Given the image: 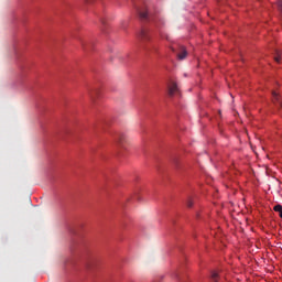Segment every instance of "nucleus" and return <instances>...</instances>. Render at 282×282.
Segmentation results:
<instances>
[{"label": "nucleus", "instance_id": "1", "mask_svg": "<svg viewBox=\"0 0 282 282\" xmlns=\"http://www.w3.org/2000/svg\"><path fill=\"white\" fill-rule=\"evenodd\" d=\"M137 12L142 21H147V19L152 21L156 30H162V28H164V18L160 14H151L148 7L138 8Z\"/></svg>", "mask_w": 282, "mask_h": 282}, {"label": "nucleus", "instance_id": "2", "mask_svg": "<svg viewBox=\"0 0 282 282\" xmlns=\"http://www.w3.org/2000/svg\"><path fill=\"white\" fill-rule=\"evenodd\" d=\"M115 142L117 147H120L122 149V147L127 144V135H124V133H117L115 135Z\"/></svg>", "mask_w": 282, "mask_h": 282}, {"label": "nucleus", "instance_id": "3", "mask_svg": "<svg viewBox=\"0 0 282 282\" xmlns=\"http://www.w3.org/2000/svg\"><path fill=\"white\" fill-rule=\"evenodd\" d=\"M176 56L178 61H184V58L188 56V53L186 52V48L184 46H180L178 52L176 53Z\"/></svg>", "mask_w": 282, "mask_h": 282}, {"label": "nucleus", "instance_id": "4", "mask_svg": "<svg viewBox=\"0 0 282 282\" xmlns=\"http://www.w3.org/2000/svg\"><path fill=\"white\" fill-rule=\"evenodd\" d=\"M177 91H178L177 83L171 82V84L169 85V94H170V96H174L175 94H177Z\"/></svg>", "mask_w": 282, "mask_h": 282}, {"label": "nucleus", "instance_id": "5", "mask_svg": "<svg viewBox=\"0 0 282 282\" xmlns=\"http://www.w3.org/2000/svg\"><path fill=\"white\" fill-rule=\"evenodd\" d=\"M272 97H273V102L274 105H279L280 107H282V97L281 95H279L276 91H272Z\"/></svg>", "mask_w": 282, "mask_h": 282}, {"label": "nucleus", "instance_id": "6", "mask_svg": "<svg viewBox=\"0 0 282 282\" xmlns=\"http://www.w3.org/2000/svg\"><path fill=\"white\" fill-rule=\"evenodd\" d=\"M139 37L141 39V41H149V31L145 29H142Z\"/></svg>", "mask_w": 282, "mask_h": 282}, {"label": "nucleus", "instance_id": "7", "mask_svg": "<svg viewBox=\"0 0 282 282\" xmlns=\"http://www.w3.org/2000/svg\"><path fill=\"white\" fill-rule=\"evenodd\" d=\"M212 281L219 282V273L217 271L212 272Z\"/></svg>", "mask_w": 282, "mask_h": 282}, {"label": "nucleus", "instance_id": "8", "mask_svg": "<svg viewBox=\"0 0 282 282\" xmlns=\"http://www.w3.org/2000/svg\"><path fill=\"white\" fill-rule=\"evenodd\" d=\"M281 57H282L281 51H276L274 56L275 63H281Z\"/></svg>", "mask_w": 282, "mask_h": 282}, {"label": "nucleus", "instance_id": "9", "mask_svg": "<svg viewBox=\"0 0 282 282\" xmlns=\"http://www.w3.org/2000/svg\"><path fill=\"white\" fill-rule=\"evenodd\" d=\"M273 210H275V213H280V217L282 219V206L281 205H275Z\"/></svg>", "mask_w": 282, "mask_h": 282}, {"label": "nucleus", "instance_id": "10", "mask_svg": "<svg viewBox=\"0 0 282 282\" xmlns=\"http://www.w3.org/2000/svg\"><path fill=\"white\" fill-rule=\"evenodd\" d=\"M159 34H160L161 39H165L166 41H171V37L167 34H165L164 32L159 31Z\"/></svg>", "mask_w": 282, "mask_h": 282}, {"label": "nucleus", "instance_id": "11", "mask_svg": "<svg viewBox=\"0 0 282 282\" xmlns=\"http://www.w3.org/2000/svg\"><path fill=\"white\" fill-rule=\"evenodd\" d=\"M186 205H187V208H193V198L188 197Z\"/></svg>", "mask_w": 282, "mask_h": 282}, {"label": "nucleus", "instance_id": "12", "mask_svg": "<svg viewBox=\"0 0 282 282\" xmlns=\"http://www.w3.org/2000/svg\"><path fill=\"white\" fill-rule=\"evenodd\" d=\"M85 3H91V0H85Z\"/></svg>", "mask_w": 282, "mask_h": 282}, {"label": "nucleus", "instance_id": "13", "mask_svg": "<svg viewBox=\"0 0 282 282\" xmlns=\"http://www.w3.org/2000/svg\"><path fill=\"white\" fill-rule=\"evenodd\" d=\"M171 50H172V52H174V53L176 52V51H175V47H173V46H171Z\"/></svg>", "mask_w": 282, "mask_h": 282}, {"label": "nucleus", "instance_id": "14", "mask_svg": "<svg viewBox=\"0 0 282 282\" xmlns=\"http://www.w3.org/2000/svg\"><path fill=\"white\" fill-rule=\"evenodd\" d=\"M80 43H82V46L85 47V43L83 41Z\"/></svg>", "mask_w": 282, "mask_h": 282}, {"label": "nucleus", "instance_id": "15", "mask_svg": "<svg viewBox=\"0 0 282 282\" xmlns=\"http://www.w3.org/2000/svg\"><path fill=\"white\" fill-rule=\"evenodd\" d=\"M102 25H105V20H101Z\"/></svg>", "mask_w": 282, "mask_h": 282}]
</instances>
